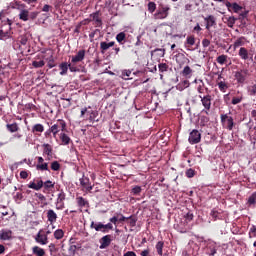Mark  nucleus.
I'll list each match as a JSON object with an SVG mask.
<instances>
[{
	"label": "nucleus",
	"instance_id": "49",
	"mask_svg": "<svg viewBox=\"0 0 256 256\" xmlns=\"http://www.w3.org/2000/svg\"><path fill=\"white\" fill-rule=\"evenodd\" d=\"M211 217H213V219L217 220L220 219V215L221 213H219V211H217L216 209H213L210 213Z\"/></svg>",
	"mask_w": 256,
	"mask_h": 256
},
{
	"label": "nucleus",
	"instance_id": "46",
	"mask_svg": "<svg viewBox=\"0 0 256 256\" xmlns=\"http://www.w3.org/2000/svg\"><path fill=\"white\" fill-rule=\"evenodd\" d=\"M241 9H243V7L239 4H237V2L232 3V11L234 13H239V11H241Z\"/></svg>",
	"mask_w": 256,
	"mask_h": 256
},
{
	"label": "nucleus",
	"instance_id": "63",
	"mask_svg": "<svg viewBox=\"0 0 256 256\" xmlns=\"http://www.w3.org/2000/svg\"><path fill=\"white\" fill-rule=\"evenodd\" d=\"M20 43H21V45H27V37L21 36L20 37Z\"/></svg>",
	"mask_w": 256,
	"mask_h": 256
},
{
	"label": "nucleus",
	"instance_id": "16",
	"mask_svg": "<svg viewBox=\"0 0 256 256\" xmlns=\"http://www.w3.org/2000/svg\"><path fill=\"white\" fill-rule=\"evenodd\" d=\"M90 228L91 229H95L96 231H101V233H107V230H105V224L101 223V222H91L90 224Z\"/></svg>",
	"mask_w": 256,
	"mask_h": 256
},
{
	"label": "nucleus",
	"instance_id": "38",
	"mask_svg": "<svg viewBox=\"0 0 256 256\" xmlns=\"http://www.w3.org/2000/svg\"><path fill=\"white\" fill-rule=\"evenodd\" d=\"M32 67H35V69H40L41 67H45V61H43V60L33 61Z\"/></svg>",
	"mask_w": 256,
	"mask_h": 256
},
{
	"label": "nucleus",
	"instance_id": "6",
	"mask_svg": "<svg viewBox=\"0 0 256 256\" xmlns=\"http://www.w3.org/2000/svg\"><path fill=\"white\" fill-rule=\"evenodd\" d=\"M79 182L84 193H91V191H93V185H91V180H89L88 177H85V175H83L82 178L79 179Z\"/></svg>",
	"mask_w": 256,
	"mask_h": 256
},
{
	"label": "nucleus",
	"instance_id": "29",
	"mask_svg": "<svg viewBox=\"0 0 256 256\" xmlns=\"http://www.w3.org/2000/svg\"><path fill=\"white\" fill-rule=\"evenodd\" d=\"M6 127L10 133H17V131H19V125L16 122L7 124Z\"/></svg>",
	"mask_w": 256,
	"mask_h": 256
},
{
	"label": "nucleus",
	"instance_id": "11",
	"mask_svg": "<svg viewBox=\"0 0 256 256\" xmlns=\"http://www.w3.org/2000/svg\"><path fill=\"white\" fill-rule=\"evenodd\" d=\"M85 59V50H79L75 56H72L71 63L73 65H77V63H81Z\"/></svg>",
	"mask_w": 256,
	"mask_h": 256
},
{
	"label": "nucleus",
	"instance_id": "4",
	"mask_svg": "<svg viewBox=\"0 0 256 256\" xmlns=\"http://www.w3.org/2000/svg\"><path fill=\"white\" fill-rule=\"evenodd\" d=\"M199 99H201V103L204 107L202 110V113H206V115H209V111L211 109V101L212 97L210 94H207L205 96L199 95Z\"/></svg>",
	"mask_w": 256,
	"mask_h": 256
},
{
	"label": "nucleus",
	"instance_id": "7",
	"mask_svg": "<svg viewBox=\"0 0 256 256\" xmlns=\"http://www.w3.org/2000/svg\"><path fill=\"white\" fill-rule=\"evenodd\" d=\"M217 242L213 240H208L206 243V254L209 256H215L217 255V249H218Z\"/></svg>",
	"mask_w": 256,
	"mask_h": 256
},
{
	"label": "nucleus",
	"instance_id": "34",
	"mask_svg": "<svg viewBox=\"0 0 256 256\" xmlns=\"http://www.w3.org/2000/svg\"><path fill=\"white\" fill-rule=\"evenodd\" d=\"M60 139L63 145H69V143H71V138L65 133L60 134Z\"/></svg>",
	"mask_w": 256,
	"mask_h": 256
},
{
	"label": "nucleus",
	"instance_id": "43",
	"mask_svg": "<svg viewBox=\"0 0 256 256\" xmlns=\"http://www.w3.org/2000/svg\"><path fill=\"white\" fill-rule=\"evenodd\" d=\"M226 23L228 25V27H233L235 25V21H237V18H234L233 16H230L228 18H226Z\"/></svg>",
	"mask_w": 256,
	"mask_h": 256
},
{
	"label": "nucleus",
	"instance_id": "1",
	"mask_svg": "<svg viewBox=\"0 0 256 256\" xmlns=\"http://www.w3.org/2000/svg\"><path fill=\"white\" fill-rule=\"evenodd\" d=\"M171 11V6L169 4L160 3L157 10L153 14V19L155 21H163L169 17Z\"/></svg>",
	"mask_w": 256,
	"mask_h": 256
},
{
	"label": "nucleus",
	"instance_id": "26",
	"mask_svg": "<svg viewBox=\"0 0 256 256\" xmlns=\"http://www.w3.org/2000/svg\"><path fill=\"white\" fill-rule=\"evenodd\" d=\"M32 253H33V255H36V256H45V249H43L39 246H34L32 248Z\"/></svg>",
	"mask_w": 256,
	"mask_h": 256
},
{
	"label": "nucleus",
	"instance_id": "5",
	"mask_svg": "<svg viewBox=\"0 0 256 256\" xmlns=\"http://www.w3.org/2000/svg\"><path fill=\"white\" fill-rule=\"evenodd\" d=\"M34 241H36L38 245H47L49 243V236L45 234V231H43V229H40L35 235Z\"/></svg>",
	"mask_w": 256,
	"mask_h": 256
},
{
	"label": "nucleus",
	"instance_id": "23",
	"mask_svg": "<svg viewBox=\"0 0 256 256\" xmlns=\"http://www.w3.org/2000/svg\"><path fill=\"white\" fill-rule=\"evenodd\" d=\"M238 55L243 61H247V59H249V51L245 47H241L239 49Z\"/></svg>",
	"mask_w": 256,
	"mask_h": 256
},
{
	"label": "nucleus",
	"instance_id": "42",
	"mask_svg": "<svg viewBox=\"0 0 256 256\" xmlns=\"http://www.w3.org/2000/svg\"><path fill=\"white\" fill-rule=\"evenodd\" d=\"M131 77V70H124L122 71V79H124V81H129V79Z\"/></svg>",
	"mask_w": 256,
	"mask_h": 256
},
{
	"label": "nucleus",
	"instance_id": "22",
	"mask_svg": "<svg viewBox=\"0 0 256 256\" xmlns=\"http://www.w3.org/2000/svg\"><path fill=\"white\" fill-rule=\"evenodd\" d=\"M190 85L189 80H182L176 85V89L177 91H185Z\"/></svg>",
	"mask_w": 256,
	"mask_h": 256
},
{
	"label": "nucleus",
	"instance_id": "19",
	"mask_svg": "<svg viewBox=\"0 0 256 256\" xmlns=\"http://www.w3.org/2000/svg\"><path fill=\"white\" fill-rule=\"evenodd\" d=\"M28 188L29 189H34V191H39L43 188V180H37V182L35 183V181L30 182L28 184Z\"/></svg>",
	"mask_w": 256,
	"mask_h": 256
},
{
	"label": "nucleus",
	"instance_id": "21",
	"mask_svg": "<svg viewBox=\"0 0 256 256\" xmlns=\"http://www.w3.org/2000/svg\"><path fill=\"white\" fill-rule=\"evenodd\" d=\"M181 75L186 79H191V77H193V69H191V67L187 65L183 68Z\"/></svg>",
	"mask_w": 256,
	"mask_h": 256
},
{
	"label": "nucleus",
	"instance_id": "44",
	"mask_svg": "<svg viewBox=\"0 0 256 256\" xmlns=\"http://www.w3.org/2000/svg\"><path fill=\"white\" fill-rule=\"evenodd\" d=\"M186 45H189V47H193V45H195V36H188L186 38Z\"/></svg>",
	"mask_w": 256,
	"mask_h": 256
},
{
	"label": "nucleus",
	"instance_id": "39",
	"mask_svg": "<svg viewBox=\"0 0 256 256\" xmlns=\"http://www.w3.org/2000/svg\"><path fill=\"white\" fill-rule=\"evenodd\" d=\"M156 11H157V4H155V2H149L148 3V12L155 13Z\"/></svg>",
	"mask_w": 256,
	"mask_h": 256
},
{
	"label": "nucleus",
	"instance_id": "28",
	"mask_svg": "<svg viewBox=\"0 0 256 256\" xmlns=\"http://www.w3.org/2000/svg\"><path fill=\"white\" fill-rule=\"evenodd\" d=\"M60 75H67V71H69V64L67 62H63L59 65Z\"/></svg>",
	"mask_w": 256,
	"mask_h": 256
},
{
	"label": "nucleus",
	"instance_id": "20",
	"mask_svg": "<svg viewBox=\"0 0 256 256\" xmlns=\"http://www.w3.org/2000/svg\"><path fill=\"white\" fill-rule=\"evenodd\" d=\"M13 237V232L11 230H2L0 232V239L2 241H9Z\"/></svg>",
	"mask_w": 256,
	"mask_h": 256
},
{
	"label": "nucleus",
	"instance_id": "9",
	"mask_svg": "<svg viewBox=\"0 0 256 256\" xmlns=\"http://www.w3.org/2000/svg\"><path fill=\"white\" fill-rule=\"evenodd\" d=\"M247 73H249V70L247 69L236 71L234 74V77L237 83H240L241 85H243V83H245V80L247 79Z\"/></svg>",
	"mask_w": 256,
	"mask_h": 256
},
{
	"label": "nucleus",
	"instance_id": "10",
	"mask_svg": "<svg viewBox=\"0 0 256 256\" xmlns=\"http://www.w3.org/2000/svg\"><path fill=\"white\" fill-rule=\"evenodd\" d=\"M65 192L61 191L56 199V209L59 211L65 208Z\"/></svg>",
	"mask_w": 256,
	"mask_h": 256
},
{
	"label": "nucleus",
	"instance_id": "30",
	"mask_svg": "<svg viewBox=\"0 0 256 256\" xmlns=\"http://www.w3.org/2000/svg\"><path fill=\"white\" fill-rule=\"evenodd\" d=\"M43 131H45L43 124H36L32 127V133H43Z\"/></svg>",
	"mask_w": 256,
	"mask_h": 256
},
{
	"label": "nucleus",
	"instance_id": "15",
	"mask_svg": "<svg viewBox=\"0 0 256 256\" xmlns=\"http://www.w3.org/2000/svg\"><path fill=\"white\" fill-rule=\"evenodd\" d=\"M115 46V41H111V42H100V51L101 53H105L106 51H109V49H111V47Z\"/></svg>",
	"mask_w": 256,
	"mask_h": 256
},
{
	"label": "nucleus",
	"instance_id": "45",
	"mask_svg": "<svg viewBox=\"0 0 256 256\" xmlns=\"http://www.w3.org/2000/svg\"><path fill=\"white\" fill-rule=\"evenodd\" d=\"M248 95H250V97H255V95H256V84H254L253 86L248 87Z\"/></svg>",
	"mask_w": 256,
	"mask_h": 256
},
{
	"label": "nucleus",
	"instance_id": "40",
	"mask_svg": "<svg viewBox=\"0 0 256 256\" xmlns=\"http://www.w3.org/2000/svg\"><path fill=\"white\" fill-rule=\"evenodd\" d=\"M13 9H18V11H22L23 9H25V4L16 1L13 3Z\"/></svg>",
	"mask_w": 256,
	"mask_h": 256
},
{
	"label": "nucleus",
	"instance_id": "25",
	"mask_svg": "<svg viewBox=\"0 0 256 256\" xmlns=\"http://www.w3.org/2000/svg\"><path fill=\"white\" fill-rule=\"evenodd\" d=\"M19 19L20 21H29V10L25 8L23 10H20Z\"/></svg>",
	"mask_w": 256,
	"mask_h": 256
},
{
	"label": "nucleus",
	"instance_id": "24",
	"mask_svg": "<svg viewBox=\"0 0 256 256\" xmlns=\"http://www.w3.org/2000/svg\"><path fill=\"white\" fill-rule=\"evenodd\" d=\"M90 17L92 18V21L96 23L97 27L103 25V21L101 20V17H99V11L92 13Z\"/></svg>",
	"mask_w": 256,
	"mask_h": 256
},
{
	"label": "nucleus",
	"instance_id": "47",
	"mask_svg": "<svg viewBox=\"0 0 256 256\" xmlns=\"http://www.w3.org/2000/svg\"><path fill=\"white\" fill-rule=\"evenodd\" d=\"M51 169L52 171H59L61 169V164H59L57 161H53L51 163Z\"/></svg>",
	"mask_w": 256,
	"mask_h": 256
},
{
	"label": "nucleus",
	"instance_id": "33",
	"mask_svg": "<svg viewBox=\"0 0 256 256\" xmlns=\"http://www.w3.org/2000/svg\"><path fill=\"white\" fill-rule=\"evenodd\" d=\"M76 201L78 203V207H87V205H89V202L81 196L77 197Z\"/></svg>",
	"mask_w": 256,
	"mask_h": 256
},
{
	"label": "nucleus",
	"instance_id": "32",
	"mask_svg": "<svg viewBox=\"0 0 256 256\" xmlns=\"http://www.w3.org/2000/svg\"><path fill=\"white\" fill-rule=\"evenodd\" d=\"M228 56L222 54L216 58L218 65H225L227 63Z\"/></svg>",
	"mask_w": 256,
	"mask_h": 256
},
{
	"label": "nucleus",
	"instance_id": "59",
	"mask_svg": "<svg viewBox=\"0 0 256 256\" xmlns=\"http://www.w3.org/2000/svg\"><path fill=\"white\" fill-rule=\"evenodd\" d=\"M35 196L37 197V199H39V201H47V198H45V195L41 194V193H36Z\"/></svg>",
	"mask_w": 256,
	"mask_h": 256
},
{
	"label": "nucleus",
	"instance_id": "55",
	"mask_svg": "<svg viewBox=\"0 0 256 256\" xmlns=\"http://www.w3.org/2000/svg\"><path fill=\"white\" fill-rule=\"evenodd\" d=\"M241 101H243V97H234L232 99V105H239V103H241Z\"/></svg>",
	"mask_w": 256,
	"mask_h": 256
},
{
	"label": "nucleus",
	"instance_id": "62",
	"mask_svg": "<svg viewBox=\"0 0 256 256\" xmlns=\"http://www.w3.org/2000/svg\"><path fill=\"white\" fill-rule=\"evenodd\" d=\"M151 251L149 249H145L140 253V256H149Z\"/></svg>",
	"mask_w": 256,
	"mask_h": 256
},
{
	"label": "nucleus",
	"instance_id": "17",
	"mask_svg": "<svg viewBox=\"0 0 256 256\" xmlns=\"http://www.w3.org/2000/svg\"><path fill=\"white\" fill-rule=\"evenodd\" d=\"M204 21L206 23V29H210V27H213L217 24V20L215 19V16L209 15L208 17L204 18Z\"/></svg>",
	"mask_w": 256,
	"mask_h": 256
},
{
	"label": "nucleus",
	"instance_id": "51",
	"mask_svg": "<svg viewBox=\"0 0 256 256\" xmlns=\"http://www.w3.org/2000/svg\"><path fill=\"white\" fill-rule=\"evenodd\" d=\"M142 189L141 186H134L132 188V194L133 195H139L141 193Z\"/></svg>",
	"mask_w": 256,
	"mask_h": 256
},
{
	"label": "nucleus",
	"instance_id": "53",
	"mask_svg": "<svg viewBox=\"0 0 256 256\" xmlns=\"http://www.w3.org/2000/svg\"><path fill=\"white\" fill-rule=\"evenodd\" d=\"M128 219H130V221H129L130 227H135V225H137V218H135L133 216H129Z\"/></svg>",
	"mask_w": 256,
	"mask_h": 256
},
{
	"label": "nucleus",
	"instance_id": "35",
	"mask_svg": "<svg viewBox=\"0 0 256 256\" xmlns=\"http://www.w3.org/2000/svg\"><path fill=\"white\" fill-rule=\"evenodd\" d=\"M126 37L127 35L125 34V32H120L116 35V41L121 45H123V41H125Z\"/></svg>",
	"mask_w": 256,
	"mask_h": 256
},
{
	"label": "nucleus",
	"instance_id": "41",
	"mask_svg": "<svg viewBox=\"0 0 256 256\" xmlns=\"http://www.w3.org/2000/svg\"><path fill=\"white\" fill-rule=\"evenodd\" d=\"M159 71L160 73H165L167 71H169V65H167L166 63H160L158 65Z\"/></svg>",
	"mask_w": 256,
	"mask_h": 256
},
{
	"label": "nucleus",
	"instance_id": "27",
	"mask_svg": "<svg viewBox=\"0 0 256 256\" xmlns=\"http://www.w3.org/2000/svg\"><path fill=\"white\" fill-rule=\"evenodd\" d=\"M245 45V37L238 38L232 45L234 51L238 49V47H243Z\"/></svg>",
	"mask_w": 256,
	"mask_h": 256
},
{
	"label": "nucleus",
	"instance_id": "36",
	"mask_svg": "<svg viewBox=\"0 0 256 256\" xmlns=\"http://www.w3.org/2000/svg\"><path fill=\"white\" fill-rule=\"evenodd\" d=\"M36 169L37 171H49V164H47V162L37 164Z\"/></svg>",
	"mask_w": 256,
	"mask_h": 256
},
{
	"label": "nucleus",
	"instance_id": "48",
	"mask_svg": "<svg viewBox=\"0 0 256 256\" xmlns=\"http://www.w3.org/2000/svg\"><path fill=\"white\" fill-rule=\"evenodd\" d=\"M45 189H53L55 187V183H53L51 180H48L43 183Z\"/></svg>",
	"mask_w": 256,
	"mask_h": 256
},
{
	"label": "nucleus",
	"instance_id": "31",
	"mask_svg": "<svg viewBox=\"0 0 256 256\" xmlns=\"http://www.w3.org/2000/svg\"><path fill=\"white\" fill-rule=\"evenodd\" d=\"M65 237V232L63 229H57L54 231V238H56L58 241L63 239Z\"/></svg>",
	"mask_w": 256,
	"mask_h": 256
},
{
	"label": "nucleus",
	"instance_id": "61",
	"mask_svg": "<svg viewBox=\"0 0 256 256\" xmlns=\"http://www.w3.org/2000/svg\"><path fill=\"white\" fill-rule=\"evenodd\" d=\"M20 177L21 179H27V177H29V173H27V171H21Z\"/></svg>",
	"mask_w": 256,
	"mask_h": 256
},
{
	"label": "nucleus",
	"instance_id": "54",
	"mask_svg": "<svg viewBox=\"0 0 256 256\" xmlns=\"http://www.w3.org/2000/svg\"><path fill=\"white\" fill-rule=\"evenodd\" d=\"M186 176L188 177V179H191V178H193V177H195V170H193V169H188L187 171H186Z\"/></svg>",
	"mask_w": 256,
	"mask_h": 256
},
{
	"label": "nucleus",
	"instance_id": "18",
	"mask_svg": "<svg viewBox=\"0 0 256 256\" xmlns=\"http://www.w3.org/2000/svg\"><path fill=\"white\" fill-rule=\"evenodd\" d=\"M46 215H47L48 222L51 223V225L57 222V213L55 212V210L49 209Z\"/></svg>",
	"mask_w": 256,
	"mask_h": 256
},
{
	"label": "nucleus",
	"instance_id": "60",
	"mask_svg": "<svg viewBox=\"0 0 256 256\" xmlns=\"http://www.w3.org/2000/svg\"><path fill=\"white\" fill-rule=\"evenodd\" d=\"M211 45V41L207 38L202 40V47H209Z\"/></svg>",
	"mask_w": 256,
	"mask_h": 256
},
{
	"label": "nucleus",
	"instance_id": "58",
	"mask_svg": "<svg viewBox=\"0 0 256 256\" xmlns=\"http://www.w3.org/2000/svg\"><path fill=\"white\" fill-rule=\"evenodd\" d=\"M39 16V12L34 11V12H29V19H37V17Z\"/></svg>",
	"mask_w": 256,
	"mask_h": 256
},
{
	"label": "nucleus",
	"instance_id": "2",
	"mask_svg": "<svg viewBox=\"0 0 256 256\" xmlns=\"http://www.w3.org/2000/svg\"><path fill=\"white\" fill-rule=\"evenodd\" d=\"M67 129V123L65 120H58V122L52 125L45 133V137H51L53 134L54 139H57V135L60 131H65Z\"/></svg>",
	"mask_w": 256,
	"mask_h": 256
},
{
	"label": "nucleus",
	"instance_id": "56",
	"mask_svg": "<svg viewBox=\"0 0 256 256\" xmlns=\"http://www.w3.org/2000/svg\"><path fill=\"white\" fill-rule=\"evenodd\" d=\"M193 217H194L193 212H188V213L184 216L185 220L188 221V222L193 221Z\"/></svg>",
	"mask_w": 256,
	"mask_h": 256
},
{
	"label": "nucleus",
	"instance_id": "12",
	"mask_svg": "<svg viewBox=\"0 0 256 256\" xmlns=\"http://www.w3.org/2000/svg\"><path fill=\"white\" fill-rule=\"evenodd\" d=\"M194 83L197 85L196 90L199 93V95H203L205 91H207V88H205V82L201 79H195Z\"/></svg>",
	"mask_w": 256,
	"mask_h": 256
},
{
	"label": "nucleus",
	"instance_id": "14",
	"mask_svg": "<svg viewBox=\"0 0 256 256\" xmlns=\"http://www.w3.org/2000/svg\"><path fill=\"white\" fill-rule=\"evenodd\" d=\"M111 245V235H105L100 239V249H107Z\"/></svg>",
	"mask_w": 256,
	"mask_h": 256
},
{
	"label": "nucleus",
	"instance_id": "37",
	"mask_svg": "<svg viewBox=\"0 0 256 256\" xmlns=\"http://www.w3.org/2000/svg\"><path fill=\"white\" fill-rule=\"evenodd\" d=\"M164 245H165V243H163V241H159L156 244V250H157L158 255H160V256L163 255V247H164Z\"/></svg>",
	"mask_w": 256,
	"mask_h": 256
},
{
	"label": "nucleus",
	"instance_id": "50",
	"mask_svg": "<svg viewBox=\"0 0 256 256\" xmlns=\"http://www.w3.org/2000/svg\"><path fill=\"white\" fill-rule=\"evenodd\" d=\"M68 69L69 71H71V73H77L79 72V68L77 66H75V64H68Z\"/></svg>",
	"mask_w": 256,
	"mask_h": 256
},
{
	"label": "nucleus",
	"instance_id": "8",
	"mask_svg": "<svg viewBox=\"0 0 256 256\" xmlns=\"http://www.w3.org/2000/svg\"><path fill=\"white\" fill-rule=\"evenodd\" d=\"M188 141L191 145H197V143H201V133L199 130H192L189 134Z\"/></svg>",
	"mask_w": 256,
	"mask_h": 256
},
{
	"label": "nucleus",
	"instance_id": "64",
	"mask_svg": "<svg viewBox=\"0 0 256 256\" xmlns=\"http://www.w3.org/2000/svg\"><path fill=\"white\" fill-rule=\"evenodd\" d=\"M123 256H137V254H135V252H133V251H128V252L124 253Z\"/></svg>",
	"mask_w": 256,
	"mask_h": 256
},
{
	"label": "nucleus",
	"instance_id": "3",
	"mask_svg": "<svg viewBox=\"0 0 256 256\" xmlns=\"http://www.w3.org/2000/svg\"><path fill=\"white\" fill-rule=\"evenodd\" d=\"M221 123L224 129H228V131H233V127L235 126V122L233 121V117L228 114L221 115Z\"/></svg>",
	"mask_w": 256,
	"mask_h": 256
},
{
	"label": "nucleus",
	"instance_id": "13",
	"mask_svg": "<svg viewBox=\"0 0 256 256\" xmlns=\"http://www.w3.org/2000/svg\"><path fill=\"white\" fill-rule=\"evenodd\" d=\"M219 79H223V76L221 74L218 75L217 86L221 93H226L227 89H229V86L227 85L226 81H219Z\"/></svg>",
	"mask_w": 256,
	"mask_h": 256
},
{
	"label": "nucleus",
	"instance_id": "57",
	"mask_svg": "<svg viewBox=\"0 0 256 256\" xmlns=\"http://www.w3.org/2000/svg\"><path fill=\"white\" fill-rule=\"evenodd\" d=\"M97 115H98L97 111H92L90 113L89 121L91 122L95 121V119H97Z\"/></svg>",
	"mask_w": 256,
	"mask_h": 256
},
{
	"label": "nucleus",
	"instance_id": "52",
	"mask_svg": "<svg viewBox=\"0 0 256 256\" xmlns=\"http://www.w3.org/2000/svg\"><path fill=\"white\" fill-rule=\"evenodd\" d=\"M52 151L53 150L51 149V146L49 144H44V153L46 155H51Z\"/></svg>",
	"mask_w": 256,
	"mask_h": 256
}]
</instances>
